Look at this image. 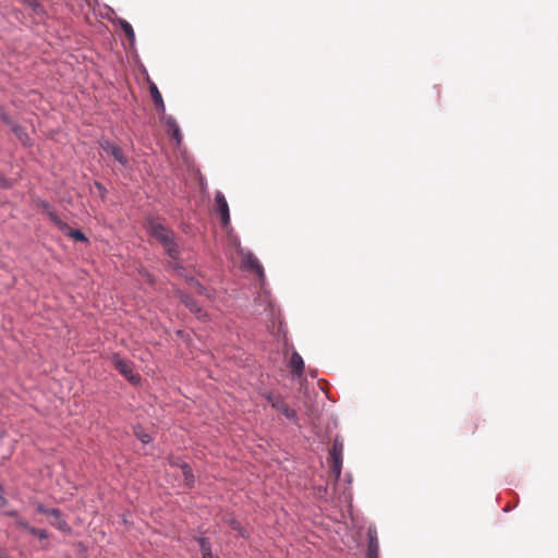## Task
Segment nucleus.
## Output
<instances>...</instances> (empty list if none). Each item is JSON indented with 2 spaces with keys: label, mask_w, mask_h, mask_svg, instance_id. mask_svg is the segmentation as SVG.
Returning a JSON list of instances; mask_svg holds the SVG:
<instances>
[{
  "label": "nucleus",
  "mask_w": 558,
  "mask_h": 558,
  "mask_svg": "<svg viewBox=\"0 0 558 558\" xmlns=\"http://www.w3.org/2000/svg\"><path fill=\"white\" fill-rule=\"evenodd\" d=\"M265 398L270 403V405L278 412L282 413L286 416V418L293 422L296 421V412L293 409H291L280 396L274 393H266Z\"/></svg>",
  "instance_id": "f03ea898"
},
{
  "label": "nucleus",
  "mask_w": 558,
  "mask_h": 558,
  "mask_svg": "<svg viewBox=\"0 0 558 558\" xmlns=\"http://www.w3.org/2000/svg\"><path fill=\"white\" fill-rule=\"evenodd\" d=\"M36 15L44 13V9L37 0H22Z\"/></svg>",
  "instance_id": "f3484780"
},
{
  "label": "nucleus",
  "mask_w": 558,
  "mask_h": 558,
  "mask_svg": "<svg viewBox=\"0 0 558 558\" xmlns=\"http://www.w3.org/2000/svg\"><path fill=\"white\" fill-rule=\"evenodd\" d=\"M181 301L192 313H194L197 316V318L205 319L207 317L205 311L201 306H198L197 303L192 298L187 295H182Z\"/></svg>",
  "instance_id": "0eeeda50"
},
{
  "label": "nucleus",
  "mask_w": 558,
  "mask_h": 558,
  "mask_svg": "<svg viewBox=\"0 0 558 558\" xmlns=\"http://www.w3.org/2000/svg\"><path fill=\"white\" fill-rule=\"evenodd\" d=\"M149 92L157 112L165 113L166 108L162 96L154 83L150 84Z\"/></svg>",
  "instance_id": "6e6552de"
},
{
  "label": "nucleus",
  "mask_w": 558,
  "mask_h": 558,
  "mask_svg": "<svg viewBox=\"0 0 558 558\" xmlns=\"http://www.w3.org/2000/svg\"><path fill=\"white\" fill-rule=\"evenodd\" d=\"M0 186L8 187L9 183L7 179L0 178Z\"/></svg>",
  "instance_id": "c85d7f7f"
},
{
  "label": "nucleus",
  "mask_w": 558,
  "mask_h": 558,
  "mask_svg": "<svg viewBox=\"0 0 558 558\" xmlns=\"http://www.w3.org/2000/svg\"><path fill=\"white\" fill-rule=\"evenodd\" d=\"M112 363L130 383L136 385L141 381V376L133 371L132 363L122 360L118 354L113 355Z\"/></svg>",
  "instance_id": "7ed1b4c3"
},
{
  "label": "nucleus",
  "mask_w": 558,
  "mask_h": 558,
  "mask_svg": "<svg viewBox=\"0 0 558 558\" xmlns=\"http://www.w3.org/2000/svg\"><path fill=\"white\" fill-rule=\"evenodd\" d=\"M217 211L220 215L221 223L227 227L230 223L229 206L226 197L221 192H217L215 196Z\"/></svg>",
  "instance_id": "423d86ee"
},
{
  "label": "nucleus",
  "mask_w": 558,
  "mask_h": 558,
  "mask_svg": "<svg viewBox=\"0 0 558 558\" xmlns=\"http://www.w3.org/2000/svg\"><path fill=\"white\" fill-rule=\"evenodd\" d=\"M68 236L75 241L80 242H87V238L84 235V233L80 230H73L69 227L68 230L63 231Z\"/></svg>",
  "instance_id": "2eb2a0df"
},
{
  "label": "nucleus",
  "mask_w": 558,
  "mask_h": 558,
  "mask_svg": "<svg viewBox=\"0 0 558 558\" xmlns=\"http://www.w3.org/2000/svg\"><path fill=\"white\" fill-rule=\"evenodd\" d=\"M51 510L52 509H49V508H46L44 505L39 504L37 505V511L39 513H43V514H46V515H50L51 517Z\"/></svg>",
  "instance_id": "393cba45"
},
{
  "label": "nucleus",
  "mask_w": 558,
  "mask_h": 558,
  "mask_svg": "<svg viewBox=\"0 0 558 558\" xmlns=\"http://www.w3.org/2000/svg\"><path fill=\"white\" fill-rule=\"evenodd\" d=\"M290 367L294 375L301 376L304 371V362L298 352H293L290 359Z\"/></svg>",
  "instance_id": "9d476101"
},
{
  "label": "nucleus",
  "mask_w": 558,
  "mask_h": 558,
  "mask_svg": "<svg viewBox=\"0 0 558 558\" xmlns=\"http://www.w3.org/2000/svg\"><path fill=\"white\" fill-rule=\"evenodd\" d=\"M247 265L250 268L255 270L259 276L263 275V267L259 264L258 259L256 257H254L253 255H250L247 257Z\"/></svg>",
  "instance_id": "dca6fc26"
},
{
  "label": "nucleus",
  "mask_w": 558,
  "mask_h": 558,
  "mask_svg": "<svg viewBox=\"0 0 558 558\" xmlns=\"http://www.w3.org/2000/svg\"><path fill=\"white\" fill-rule=\"evenodd\" d=\"M228 523L232 530L238 531L242 536H244V532L239 521H236L235 519H230Z\"/></svg>",
  "instance_id": "5701e85b"
},
{
  "label": "nucleus",
  "mask_w": 558,
  "mask_h": 558,
  "mask_svg": "<svg viewBox=\"0 0 558 558\" xmlns=\"http://www.w3.org/2000/svg\"><path fill=\"white\" fill-rule=\"evenodd\" d=\"M134 434L143 444H148L151 441V437L147 433H145L141 427H135Z\"/></svg>",
  "instance_id": "aec40b11"
},
{
  "label": "nucleus",
  "mask_w": 558,
  "mask_h": 558,
  "mask_svg": "<svg viewBox=\"0 0 558 558\" xmlns=\"http://www.w3.org/2000/svg\"><path fill=\"white\" fill-rule=\"evenodd\" d=\"M51 518H52V520L50 521V524L52 526H54L58 530L63 531V532H69L70 531V526L65 522V520H63V518L61 515V511L59 509H52L51 510Z\"/></svg>",
  "instance_id": "1a4fd4ad"
},
{
  "label": "nucleus",
  "mask_w": 558,
  "mask_h": 558,
  "mask_svg": "<svg viewBox=\"0 0 558 558\" xmlns=\"http://www.w3.org/2000/svg\"><path fill=\"white\" fill-rule=\"evenodd\" d=\"M8 514L11 515V517H14V515H16V512L15 511H11V512H8Z\"/></svg>",
  "instance_id": "c756f323"
},
{
  "label": "nucleus",
  "mask_w": 558,
  "mask_h": 558,
  "mask_svg": "<svg viewBox=\"0 0 558 558\" xmlns=\"http://www.w3.org/2000/svg\"><path fill=\"white\" fill-rule=\"evenodd\" d=\"M15 524H16V526L24 529L27 532H29V529H33V526H31L27 522H25L22 519L16 520Z\"/></svg>",
  "instance_id": "b1692460"
},
{
  "label": "nucleus",
  "mask_w": 558,
  "mask_h": 558,
  "mask_svg": "<svg viewBox=\"0 0 558 558\" xmlns=\"http://www.w3.org/2000/svg\"><path fill=\"white\" fill-rule=\"evenodd\" d=\"M12 131L14 132V134L19 137V140L23 143V144H26V141H27V135L26 133L24 132L23 128L20 126V125H13L12 126Z\"/></svg>",
  "instance_id": "412c9836"
},
{
  "label": "nucleus",
  "mask_w": 558,
  "mask_h": 558,
  "mask_svg": "<svg viewBox=\"0 0 558 558\" xmlns=\"http://www.w3.org/2000/svg\"><path fill=\"white\" fill-rule=\"evenodd\" d=\"M179 462H183L181 459L179 458H170L169 459V464L171 468H174V469H179L180 470V464Z\"/></svg>",
  "instance_id": "a878e982"
},
{
  "label": "nucleus",
  "mask_w": 558,
  "mask_h": 558,
  "mask_svg": "<svg viewBox=\"0 0 558 558\" xmlns=\"http://www.w3.org/2000/svg\"><path fill=\"white\" fill-rule=\"evenodd\" d=\"M198 544H199V548H201L203 558H213L209 541L205 537H201L198 539Z\"/></svg>",
  "instance_id": "ddd939ff"
},
{
  "label": "nucleus",
  "mask_w": 558,
  "mask_h": 558,
  "mask_svg": "<svg viewBox=\"0 0 558 558\" xmlns=\"http://www.w3.org/2000/svg\"><path fill=\"white\" fill-rule=\"evenodd\" d=\"M100 147L110 156H112L119 163L125 166L128 163V159L124 156L122 149L117 144L110 142L109 140H100Z\"/></svg>",
  "instance_id": "39448f33"
},
{
  "label": "nucleus",
  "mask_w": 558,
  "mask_h": 558,
  "mask_svg": "<svg viewBox=\"0 0 558 558\" xmlns=\"http://www.w3.org/2000/svg\"><path fill=\"white\" fill-rule=\"evenodd\" d=\"M179 464L185 487L192 488L194 485V475L191 468L185 462H179Z\"/></svg>",
  "instance_id": "9b49d317"
},
{
  "label": "nucleus",
  "mask_w": 558,
  "mask_h": 558,
  "mask_svg": "<svg viewBox=\"0 0 558 558\" xmlns=\"http://www.w3.org/2000/svg\"><path fill=\"white\" fill-rule=\"evenodd\" d=\"M342 452H343L342 442L335 440L331 451H330L329 464H330V470L336 478H339V476L341 474Z\"/></svg>",
  "instance_id": "20e7f679"
},
{
  "label": "nucleus",
  "mask_w": 558,
  "mask_h": 558,
  "mask_svg": "<svg viewBox=\"0 0 558 558\" xmlns=\"http://www.w3.org/2000/svg\"><path fill=\"white\" fill-rule=\"evenodd\" d=\"M0 118L7 123V124H11V121L9 119V117L5 114V113H1L0 114Z\"/></svg>",
  "instance_id": "cd10ccee"
},
{
  "label": "nucleus",
  "mask_w": 558,
  "mask_h": 558,
  "mask_svg": "<svg viewBox=\"0 0 558 558\" xmlns=\"http://www.w3.org/2000/svg\"><path fill=\"white\" fill-rule=\"evenodd\" d=\"M168 125L172 130L173 138H175L178 143H180V141H181V132H180V129H179V125L177 124V122L172 118H169L168 119Z\"/></svg>",
  "instance_id": "6ab92c4d"
},
{
  "label": "nucleus",
  "mask_w": 558,
  "mask_h": 558,
  "mask_svg": "<svg viewBox=\"0 0 558 558\" xmlns=\"http://www.w3.org/2000/svg\"><path fill=\"white\" fill-rule=\"evenodd\" d=\"M48 217L50 221L61 231H65L69 229V226L66 222L61 220L58 215L53 211H48Z\"/></svg>",
  "instance_id": "4468645a"
},
{
  "label": "nucleus",
  "mask_w": 558,
  "mask_h": 558,
  "mask_svg": "<svg viewBox=\"0 0 558 558\" xmlns=\"http://www.w3.org/2000/svg\"><path fill=\"white\" fill-rule=\"evenodd\" d=\"M121 28L123 29L124 34L128 36L130 40H134L135 34L133 31L132 25L126 21H120Z\"/></svg>",
  "instance_id": "a211bd4d"
},
{
  "label": "nucleus",
  "mask_w": 558,
  "mask_h": 558,
  "mask_svg": "<svg viewBox=\"0 0 558 558\" xmlns=\"http://www.w3.org/2000/svg\"><path fill=\"white\" fill-rule=\"evenodd\" d=\"M368 538H369V543H368L367 557L368 558H377L378 543H377L376 532L369 530Z\"/></svg>",
  "instance_id": "f8f14e48"
},
{
  "label": "nucleus",
  "mask_w": 558,
  "mask_h": 558,
  "mask_svg": "<svg viewBox=\"0 0 558 558\" xmlns=\"http://www.w3.org/2000/svg\"><path fill=\"white\" fill-rule=\"evenodd\" d=\"M148 232L153 238H155L158 242L162 244L167 254L172 259L179 258L180 252L177 243L174 242L172 231L168 230L158 220L151 219L148 221Z\"/></svg>",
  "instance_id": "f257e3e1"
},
{
  "label": "nucleus",
  "mask_w": 558,
  "mask_h": 558,
  "mask_svg": "<svg viewBox=\"0 0 558 558\" xmlns=\"http://www.w3.org/2000/svg\"><path fill=\"white\" fill-rule=\"evenodd\" d=\"M2 493H3V490H2V487L0 486V508L4 507V505L7 504V500L3 497Z\"/></svg>",
  "instance_id": "bb28decb"
},
{
  "label": "nucleus",
  "mask_w": 558,
  "mask_h": 558,
  "mask_svg": "<svg viewBox=\"0 0 558 558\" xmlns=\"http://www.w3.org/2000/svg\"><path fill=\"white\" fill-rule=\"evenodd\" d=\"M29 533L39 539H46L48 537V534L45 530L36 529L33 526V529H29Z\"/></svg>",
  "instance_id": "4be33fe9"
}]
</instances>
